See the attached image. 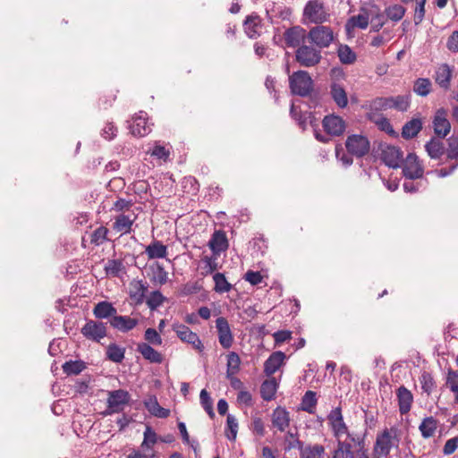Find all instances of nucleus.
Returning a JSON list of instances; mask_svg holds the SVG:
<instances>
[{"label": "nucleus", "mask_w": 458, "mask_h": 458, "mask_svg": "<svg viewBox=\"0 0 458 458\" xmlns=\"http://www.w3.org/2000/svg\"><path fill=\"white\" fill-rule=\"evenodd\" d=\"M403 174L410 180L420 179L424 174V167L414 153L407 155L403 161Z\"/></svg>", "instance_id": "nucleus-9"}, {"label": "nucleus", "mask_w": 458, "mask_h": 458, "mask_svg": "<svg viewBox=\"0 0 458 458\" xmlns=\"http://www.w3.org/2000/svg\"><path fill=\"white\" fill-rule=\"evenodd\" d=\"M93 315L98 319L108 318L113 319V318L117 314V310L113 306V304L106 301H102L97 303L93 308Z\"/></svg>", "instance_id": "nucleus-26"}, {"label": "nucleus", "mask_w": 458, "mask_h": 458, "mask_svg": "<svg viewBox=\"0 0 458 458\" xmlns=\"http://www.w3.org/2000/svg\"><path fill=\"white\" fill-rule=\"evenodd\" d=\"M147 290L148 287L142 280H134L130 284V298L136 304H141L144 301Z\"/></svg>", "instance_id": "nucleus-29"}, {"label": "nucleus", "mask_w": 458, "mask_h": 458, "mask_svg": "<svg viewBox=\"0 0 458 458\" xmlns=\"http://www.w3.org/2000/svg\"><path fill=\"white\" fill-rule=\"evenodd\" d=\"M216 328L220 345L224 349L231 348L233 344V335L228 320L224 317L217 318L216 320Z\"/></svg>", "instance_id": "nucleus-12"}, {"label": "nucleus", "mask_w": 458, "mask_h": 458, "mask_svg": "<svg viewBox=\"0 0 458 458\" xmlns=\"http://www.w3.org/2000/svg\"><path fill=\"white\" fill-rule=\"evenodd\" d=\"M435 81L444 89L450 88L452 79V69L447 64H440L435 72Z\"/></svg>", "instance_id": "nucleus-27"}, {"label": "nucleus", "mask_w": 458, "mask_h": 458, "mask_svg": "<svg viewBox=\"0 0 458 458\" xmlns=\"http://www.w3.org/2000/svg\"><path fill=\"white\" fill-rule=\"evenodd\" d=\"M208 247L212 253L219 256L221 252L225 251L229 247L225 233L222 230L215 231L208 242Z\"/></svg>", "instance_id": "nucleus-20"}, {"label": "nucleus", "mask_w": 458, "mask_h": 458, "mask_svg": "<svg viewBox=\"0 0 458 458\" xmlns=\"http://www.w3.org/2000/svg\"><path fill=\"white\" fill-rule=\"evenodd\" d=\"M328 14L323 4L317 0L309 1L303 11V22L306 25L310 23L320 24L327 20Z\"/></svg>", "instance_id": "nucleus-6"}, {"label": "nucleus", "mask_w": 458, "mask_h": 458, "mask_svg": "<svg viewBox=\"0 0 458 458\" xmlns=\"http://www.w3.org/2000/svg\"><path fill=\"white\" fill-rule=\"evenodd\" d=\"M327 420L333 435L337 439V442L344 441V439H343V437H345V439L352 442L354 445L361 447L364 445V438L360 435L349 430L344 420L341 407L333 409L328 414Z\"/></svg>", "instance_id": "nucleus-1"}, {"label": "nucleus", "mask_w": 458, "mask_h": 458, "mask_svg": "<svg viewBox=\"0 0 458 458\" xmlns=\"http://www.w3.org/2000/svg\"><path fill=\"white\" fill-rule=\"evenodd\" d=\"M353 443L344 439L337 442V448L335 450L332 458H354Z\"/></svg>", "instance_id": "nucleus-34"}, {"label": "nucleus", "mask_w": 458, "mask_h": 458, "mask_svg": "<svg viewBox=\"0 0 458 458\" xmlns=\"http://www.w3.org/2000/svg\"><path fill=\"white\" fill-rule=\"evenodd\" d=\"M437 426H438L437 420L434 417L429 416V417L425 418L421 421V423L419 427V429L421 433V436L424 438H429L435 435Z\"/></svg>", "instance_id": "nucleus-38"}, {"label": "nucleus", "mask_w": 458, "mask_h": 458, "mask_svg": "<svg viewBox=\"0 0 458 458\" xmlns=\"http://www.w3.org/2000/svg\"><path fill=\"white\" fill-rule=\"evenodd\" d=\"M338 57L342 64H352L356 61V54L347 45L340 46Z\"/></svg>", "instance_id": "nucleus-51"}, {"label": "nucleus", "mask_w": 458, "mask_h": 458, "mask_svg": "<svg viewBox=\"0 0 458 458\" xmlns=\"http://www.w3.org/2000/svg\"><path fill=\"white\" fill-rule=\"evenodd\" d=\"M285 354L283 352H273L264 363V373L270 377L283 365Z\"/></svg>", "instance_id": "nucleus-22"}, {"label": "nucleus", "mask_w": 458, "mask_h": 458, "mask_svg": "<svg viewBox=\"0 0 458 458\" xmlns=\"http://www.w3.org/2000/svg\"><path fill=\"white\" fill-rule=\"evenodd\" d=\"M64 373L66 375H79L86 369V364L83 360H68L62 366Z\"/></svg>", "instance_id": "nucleus-43"}, {"label": "nucleus", "mask_w": 458, "mask_h": 458, "mask_svg": "<svg viewBox=\"0 0 458 458\" xmlns=\"http://www.w3.org/2000/svg\"><path fill=\"white\" fill-rule=\"evenodd\" d=\"M290 89L293 94L306 97L313 89V81L309 72L298 71L289 77Z\"/></svg>", "instance_id": "nucleus-4"}, {"label": "nucleus", "mask_w": 458, "mask_h": 458, "mask_svg": "<svg viewBox=\"0 0 458 458\" xmlns=\"http://www.w3.org/2000/svg\"><path fill=\"white\" fill-rule=\"evenodd\" d=\"M388 97L376 98L372 99L369 104V112H375L380 114L382 111L390 109Z\"/></svg>", "instance_id": "nucleus-48"}, {"label": "nucleus", "mask_w": 458, "mask_h": 458, "mask_svg": "<svg viewBox=\"0 0 458 458\" xmlns=\"http://www.w3.org/2000/svg\"><path fill=\"white\" fill-rule=\"evenodd\" d=\"M301 30H285L284 39L288 47H295L304 36L301 34Z\"/></svg>", "instance_id": "nucleus-58"}, {"label": "nucleus", "mask_w": 458, "mask_h": 458, "mask_svg": "<svg viewBox=\"0 0 458 458\" xmlns=\"http://www.w3.org/2000/svg\"><path fill=\"white\" fill-rule=\"evenodd\" d=\"M432 89V83L428 78H419L413 85V91L420 97L428 96Z\"/></svg>", "instance_id": "nucleus-44"}, {"label": "nucleus", "mask_w": 458, "mask_h": 458, "mask_svg": "<svg viewBox=\"0 0 458 458\" xmlns=\"http://www.w3.org/2000/svg\"><path fill=\"white\" fill-rule=\"evenodd\" d=\"M241 365L240 356L234 352H231L227 354V364H226V377L230 380H235L240 384V380L235 378L234 376L239 372Z\"/></svg>", "instance_id": "nucleus-32"}, {"label": "nucleus", "mask_w": 458, "mask_h": 458, "mask_svg": "<svg viewBox=\"0 0 458 458\" xmlns=\"http://www.w3.org/2000/svg\"><path fill=\"white\" fill-rule=\"evenodd\" d=\"M81 331L84 337L98 343L106 336V324L100 321L89 320Z\"/></svg>", "instance_id": "nucleus-11"}, {"label": "nucleus", "mask_w": 458, "mask_h": 458, "mask_svg": "<svg viewBox=\"0 0 458 458\" xmlns=\"http://www.w3.org/2000/svg\"><path fill=\"white\" fill-rule=\"evenodd\" d=\"M330 94L335 104L344 108L348 105V98L345 89L340 83L334 81L330 86Z\"/></svg>", "instance_id": "nucleus-31"}, {"label": "nucleus", "mask_w": 458, "mask_h": 458, "mask_svg": "<svg viewBox=\"0 0 458 458\" xmlns=\"http://www.w3.org/2000/svg\"><path fill=\"white\" fill-rule=\"evenodd\" d=\"M448 147L446 148V156L450 160L458 159V138L451 137L447 140Z\"/></svg>", "instance_id": "nucleus-57"}, {"label": "nucleus", "mask_w": 458, "mask_h": 458, "mask_svg": "<svg viewBox=\"0 0 458 458\" xmlns=\"http://www.w3.org/2000/svg\"><path fill=\"white\" fill-rule=\"evenodd\" d=\"M317 397L316 393L309 390L307 391L301 398V409L308 413L313 414L317 406Z\"/></svg>", "instance_id": "nucleus-41"}, {"label": "nucleus", "mask_w": 458, "mask_h": 458, "mask_svg": "<svg viewBox=\"0 0 458 458\" xmlns=\"http://www.w3.org/2000/svg\"><path fill=\"white\" fill-rule=\"evenodd\" d=\"M420 383L423 392L426 393L427 395H430L437 387L436 381L432 375L427 371H424L420 377Z\"/></svg>", "instance_id": "nucleus-50"}, {"label": "nucleus", "mask_w": 458, "mask_h": 458, "mask_svg": "<svg viewBox=\"0 0 458 458\" xmlns=\"http://www.w3.org/2000/svg\"><path fill=\"white\" fill-rule=\"evenodd\" d=\"M150 274L149 279L154 284L163 285L168 281V273L165 270L164 267L156 262L149 266Z\"/></svg>", "instance_id": "nucleus-30"}, {"label": "nucleus", "mask_w": 458, "mask_h": 458, "mask_svg": "<svg viewBox=\"0 0 458 458\" xmlns=\"http://www.w3.org/2000/svg\"><path fill=\"white\" fill-rule=\"evenodd\" d=\"M131 207L132 202L131 200L120 198L114 201L111 210L120 213H125V211H129Z\"/></svg>", "instance_id": "nucleus-61"}, {"label": "nucleus", "mask_w": 458, "mask_h": 458, "mask_svg": "<svg viewBox=\"0 0 458 458\" xmlns=\"http://www.w3.org/2000/svg\"><path fill=\"white\" fill-rule=\"evenodd\" d=\"M399 411L402 415L407 414L413 403V394L404 386H401L396 390Z\"/></svg>", "instance_id": "nucleus-19"}, {"label": "nucleus", "mask_w": 458, "mask_h": 458, "mask_svg": "<svg viewBox=\"0 0 458 458\" xmlns=\"http://www.w3.org/2000/svg\"><path fill=\"white\" fill-rule=\"evenodd\" d=\"M137 219V215L133 212L129 214L120 213L114 216L112 228L121 235L129 234L132 231V226Z\"/></svg>", "instance_id": "nucleus-13"}, {"label": "nucleus", "mask_w": 458, "mask_h": 458, "mask_svg": "<svg viewBox=\"0 0 458 458\" xmlns=\"http://www.w3.org/2000/svg\"><path fill=\"white\" fill-rule=\"evenodd\" d=\"M109 230L106 226H99L95 229L90 235V243L95 246H100L108 241Z\"/></svg>", "instance_id": "nucleus-47"}, {"label": "nucleus", "mask_w": 458, "mask_h": 458, "mask_svg": "<svg viewBox=\"0 0 458 458\" xmlns=\"http://www.w3.org/2000/svg\"><path fill=\"white\" fill-rule=\"evenodd\" d=\"M278 384L275 377L265 380L260 386V394L263 400L271 401L275 398Z\"/></svg>", "instance_id": "nucleus-36"}, {"label": "nucleus", "mask_w": 458, "mask_h": 458, "mask_svg": "<svg viewBox=\"0 0 458 458\" xmlns=\"http://www.w3.org/2000/svg\"><path fill=\"white\" fill-rule=\"evenodd\" d=\"M110 326L123 333L132 330L139 323L137 318H131L129 316L117 315L110 319Z\"/></svg>", "instance_id": "nucleus-21"}, {"label": "nucleus", "mask_w": 458, "mask_h": 458, "mask_svg": "<svg viewBox=\"0 0 458 458\" xmlns=\"http://www.w3.org/2000/svg\"><path fill=\"white\" fill-rule=\"evenodd\" d=\"M445 385L451 392H458V371L448 369Z\"/></svg>", "instance_id": "nucleus-59"}, {"label": "nucleus", "mask_w": 458, "mask_h": 458, "mask_svg": "<svg viewBox=\"0 0 458 458\" xmlns=\"http://www.w3.org/2000/svg\"><path fill=\"white\" fill-rule=\"evenodd\" d=\"M367 116L368 119L375 123L381 131H384L389 134L394 132L389 120L386 117L383 116L381 114H376L375 112H368Z\"/></svg>", "instance_id": "nucleus-39"}, {"label": "nucleus", "mask_w": 458, "mask_h": 458, "mask_svg": "<svg viewBox=\"0 0 458 458\" xmlns=\"http://www.w3.org/2000/svg\"><path fill=\"white\" fill-rule=\"evenodd\" d=\"M426 151L431 158L437 159L445 153L444 143L437 140H430L425 145Z\"/></svg>", "instance_id": "nucleus-42"}, {"label": "nucleus", "mask_w": 458, "mask_h": 458, "mask_svg": "<svg viewBox=\"0 0 458 458\" xmlns=\"http://www.w3.org/2000/svg\"><path fill=\"white\" fill-rule=\"evenodd\" d=\"M422 129V122L420 118H412L407 122L402 129V136L405 140H410L418 135Z\"/></svg>", "instance_id": "nucleus-33"}, {"label": "nucleus", "mask_w": 458, "mask_h": 458, "mask_svg": "<svg viewBox=\"0 0 458 458\" xmlns=\"http://www.w3.org/2000/svg\"><path fill=\"white\" fill-rule=\"evenodd\" d=\"M137 351L142 355V357L152 363L160 364L163 362V355L151 347L148 344L140 343L137 345Z\"/></svg>", "instance_id": "nucleus-28"}, {"label": "nucleus", "mask_w": 458, "mask_h": 458, "mask_svg": "<svg viewBox=\"0 0 458 458\" xmlns=\"http://www.w3.org/2000/svg\"><path fill=\"white\" fill-rule=\"evenodd\" d=\"M344 146L349 154L358 158L365 157L370 150V142L369 139L362 134H352L347 136Z\"/></svg>", "instance_id": "nucleus-5"}, {"label": "nucleus", "mask_w": 458, "mask_h": 458, "mask_svg": "<svg viewBox=\"0 0 458 458\" xmlns=\"http://www.w3.org/2000/svg\"><path fill=\"white\" fill-rule=\"evenodd\" d=\"M124 268L123 261L119 259H109L105 266L106 275L114 277L119 276Z\"/></svg>", "instance_id": "nucleus-49"}, {"label": "nucleus", "mask_w": 458, "mask_h": 458, "mask_svg": "<svg viewBox=\"0 0 458 458\" xmlns=\"http://www.w3.org/2000/svg\"><path fill=\"white\" fill-rule=\"evenodd\" d=\"M335 157L336 158L344 165L350 166L353 163L352 155L349 154V152H345L343 146L341 144H337L335 146Z\"/></svg>", "instance_id": "nucleus-55"}, {"label": "nucleus", "mask_w": 458, "mask_h": 458, "mask_svg": "<svg viewBox=\"0 0 458 458\" xmlns=\"http://www.w3.org/2000/svg\"><path fill=\"white\" fill-rule=\"evenodd\" d=\"M117 127L113 123H106L102 129L101 135L107 140H113L117 134Z\"/></svg>", "instance_id": "nucleus-63"}, {"label": "nucleus", "mask_w": 458, "mask_h": 458, "mask_svg": "<svg viewBox=\"0 0 458 458\" xmlns=\"http://www.w3.org/2000/svg\"><path fill=\"white\" fill-rule=\"evenodd\" d=\"M385 13L388 19L394 21H398L403 17L405 9L400 4H394L387 7Z\"/></svg>", "instance_id": "nucleus-52"}, {"label": "nucleus", "mask_w": 458, "mask_h": 458, "mask_svg": "<svg viewBox=\"0 0 458 458\" xmlns=\"http://www.w3.org/2000/svg\"><path fill=\"white\" fill-rule=\"evenodd\" d=\"M145 340L148 341L149 344H155V345H160L162 344V338L157 333V331L154 328H148L145 331L144 335Z\"/></svg>", "instance_id": "nucleus-62"}, {"label": "nucleus", "mask_w": 458, "mask_h": 458, "mask_svg": "<svg viewBox=\"0 0 458 458\" xmlns=\"http://www.w3.org/2000/svg\"><path fill=\"white\" fill-rule=\"evenodd\" d=\"M125 349L115 344H111L106 349V357L113 362L121 363L124 359Z\"/></svg>", "instance_id": "nucleus-45"}, {"label": "nucleus", "mask_w": 458, "mask_h": 458, "mask_svg": "<svg viewBox=\"0 0 458 458\" xmlns=\"http://www.w3.org/2000/svg\"><path fill=\"white\" fill-rule=\"evenodd\" d=\"M433 126L435 133L441 138H445L451 130V124L447 120V112L445 108H439L434 117Z\"/></svg>", "instance_id": "nucleus-17"}, {"label": "nucleus", "mask_w": 458, "mask_h": 458, "mask_svg": "<svg viewBox=\"0 0 458 458\" xmlns=\"http://www.w3.org/2000/svg\"><path fill=\"white\" fill-rule=\"evenodd\" d=\"M131 395L128 391L118 389L108 392L107 407L105 411L106 415L118 413L124 410V407L129 404Z\"/></svg>", "instance_id": "nucleus-7"}, {"label": "nucleus", "mask_w": 458, "mask_h": 458, "mask_svg": "<svg viewBox=\"0 0 458 458\" xmlns=\"http://www.w3.org/2000/svg\"><path fill=\"white\" fill-rule=\"evenodd\" d=\"M243 278L252 285H258L263 280L260 272L252 270L247 271Z\"/></svg>", "instance_id": "nucleus-64"}, {"label": "nucleus", "mask_w": 458, "mask_h": 458, "mask_svg": "<svg viewBox=\"0 0 458 458\" xmlns=\"http://www.w3.org/2000/svg\"><path fill=\"white\" fill-rule=\"evenodd\" d=\"M308 38L318 47H327L334 39L332 30H310Z\"/></svg>", "instance_id": "nucleus-25"}, {"label": "nucleus", "mask_w": 458, "mask_h": 458, "mask_svg": "<svg viewBox=\"0 0 458 458\" xmlns=\"http://www.w3.org/2000/svg\"><path fill=\"white\" fill-rule=\"evenodd\" d=\"M403 158V152L395 146H386L382 149L381 159L389 167L397 168Z\"/></svg>", "instance_id": "nucleus-18"}, {"label": "nucleus", "mask_w": 458, "mask_h": 458, "mask_svg": "<svg viewBox=\"0 0 458 458\" xmlns=\"http://www.w3.org/2000/svg\"><path fill=\"white\" fill-rule=\"evenodd\" d=\"M172 328L182 342L191 344L192 348L197 350L199 352H203L204 345L198 335L192 332L187 326L180 323H174Z\"/></svg>", "instance_id": "nucleus-8"}, {"label": "nucleus", "mask_w": 458, "mask_h": 458, "mask_svg": "<svg viewBox=\"0 0 458 458\" xmlns=\"http://www.w3.org/2000/svg\"><path fill=\"white\" fill-rule=\"evenodd\" d=\"M145 254L148 259H165L168 255V249L161 241L153 240L145 248Z\"/></svg>", "instance_id": "nucleus-23"}, {"label": "nucleus", "mask_w": 458, "mask_h": 458, "mask_svg": "<svg viewBox=\"0 0 458 458\" xmlns=\"http://www.w3.org/2000/svg\"><path fill=\"white\" fill-rule=\"evenodd\" d=\"M143 441L140 445L141 449L143 451L150 450L151 453L154 452L153 446L159 440V437L157 436V434L152 429L150 426H147L143 433Z\"/></svg>", "instance_id": "nucleus-40"}, {"label": "nucleus", "mask_w": 458, "mask_h": 458, "mask_svg": "<svg viewBox=\"0 0 458 458\" xmlns=\"http://www.w3.org/2000/svg\"><path fill=\"white\" fill-rule=\"evenodd\" d=\"M390 109L399 112H405L411 105L410 95H398L395 97H388Z\"/></svg>", "instance_id": "nucleus-37"}, {"label": "nucleus", "mask_w": 458, "mask_h": 458, "mask_svg": "<svg viewBox=\"0 0 458 458\" xmlns=\"http://www.w3.org/2000/svg\"><path fill=\"white\" fill-rule=\"evenodd\" d=\"M238 432V422L234 416L228 414L226 419V437L234 441Z\"/></svg>", "instance_id": "nucleus-53"}, {"label": "nucleus", "mask_w": 458, "mask_h": 458, "mask_svg": "<svg viewBox=\"0 0 458 458\" xmlns=\"http://www.w3.org/2000/svg\"><path fill=\"white\" fill-rule=\"evenodd\" d=\"M322 124L326 132L331 136H341L346 128L344 120L335 114L326 115Z\"/></svg>", "instance_id": "nucleus-16"}, {"label": "nucleus", "mask_w": 458, "mask_h": 458, "mask_svg": "<svg viewBox=\"0 0 458 458\" xmlns=\"http://www.w3.org/2000/svg\"><path fill=\"white\" fill-rule=\"evenodd\" d=\"M272 425L280 432H284L290 425V414L282 407H277L272 413Z\"/></svg>", "instance_id": "nucleus-24"}, {"label": "nucleus", "mask_w": 458, "mask_h": 458, "mask_svg": "<svg viewBox=\"0 0 458 458\" xmlns=\"http://www.w3.org/2000/svg\"><path fill=\"white\" fill-rule=\"evenodd\" d=\"M397 430L394 428H386L377 436L373 448L374 458H381L389 454L394 445H398Z\"/></svg>", "instance_id": "nucleus-3"}, {"label": "nucleus", "mask_w": 458, "mask_h": 458, "mask_svg": "<svg viewBox=\"0 0 458 458\" xmlns=\"http://www.w3.org/2000/svg\"><path fill=\"white\" fill-rule=\"evenodd\" d=\"M219 255L212 253L211 256H203L201 258V263L203 266H201L200 274L203 276H207L208 275L213 274L215 271L218 269V264H217V259Z\"/></svg>", "instance_id": "nucleus-35"}, {"label": "nucleus", "mask_w": 458, "mask_h": 458, "mask_svg": "<svg viewBox=\"0 0 458 458\" xmlns=\"http://www.w3.org/2000/svg\"><path fill=\"white\" fill-rule=\"evenodd\" d=\"M165 300V298L159 291H154L147 299V305L151 310H154L162 305Z\"/></svg>", "instance_id": "nucleus-56"}, {"label": "nucleus", "mask_w": 458, "mask_h": 458, "mask_svg": "<svg viewBox=\"0 0 458 458\" xmlns=\"http://www.w3.org/2000/svg\"><path fill=\"white\" fill-rule=\"evenodd\" d=\"M289 448L299 449L301 458H324L325 456V447L318 444L304 446L301 440H295L289 445Z\"/></svg>", "instance_id": "nucleus-14"}, {"label": "nucleus", "mask_w": 458, "mask_h": 458, "mask_svg": "<svg viewBox=\"0 0 458 458\" xmlns=\"http://www.w3.org/2000/svg\"><path fill=\"white\" fill-rule=\"evenodd\" d=\"M199 399L203 409L207 411L208 416L211 419H213L215 417V412L213 410V401L206 389L201 390Z\"/></svg>", "instance_id": "nucleus-54"}, {"label": "nucleus", "mask_w": 458, "mask_h": 458, "mask_svg": "<svg viewBox=\"0 0 458 458\" xmlns=\"http://www.w3.org/2000/svg\"><path fill=\"white\" fill-rule=\"evenodd\" d=\"M250 429L252 432L259 437H263L266 433L265 426L262 419L259 416H253L252 421L250 425Z\"/></svg>", "instance_id": "nucleus-60"}, {"label": "nucleus", "mask_w": 458, "mask_h": 458, "mask_svg": "<svg viewBox=\"0 0 458 458\" xmlns=\"http://www.w3.org/2000/svg\"><path fill=\"white\" fill-rule=\"evenodd\" d=\"M320 60L321 53L316 48L303 45L296 51V61L302 66H315L320 62Z\"/></svg>", "instance_id": "nucleus-10"}, {"label": "nucleus", "mask_w": 458, "mask_h": 458, "mask_svg": "<svg viewBox=\"0 0 458 458\" xmlns=\"http://www.w3.org/2000/svg\"><path fill=\"white\" fill-rule=\"evenodd\" d=\"M383 17L377 7L373 5L370 8L362 9L359 14L351 17L345 29H366L369 21L375 27L383 26Z\"/></svg>", "instance_id": "nucleus-2"}, {"label": "nucleus", "mask_w": 458, "mask_h": 458, "mask_svg": "<svg viewBox=\"0 0 458 458\" xmlns=\"http://www.w3.org/2000/svg\"><path fill=\"white\" fill-rule=\"evenodd\" d=\"M213 280L215 282L214 290L216 293H228L232 289V284L227 281L225 276L222 273H216L213 276Z\"/></svg>", "instance_id": "nucleus-46"}, {"label": "nucleus", "mask_w": 458, "mask_h": 458, "mask_svg": "<svg viewBox=\"0 0 458 458\" xmlns=\"http://www.w3.org/2000/svg\"><path fill=\"white\" fill-rule=\"evenodd\" d=\"M131 133L137 137H144L150 133L151 125L148 122L147 113L140 111L132 117V123L130 126Z\"/></svg>", "instance_id": "nucleus-15"}]
</instances>
